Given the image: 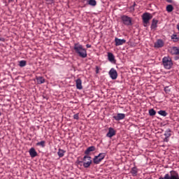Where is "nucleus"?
<instances>
[{
	"label": "nucleus",
	"instance_id": "obj_1",
	"mask_svg": "<svg viewBox=\"0 0 179 179\" xmlns=\"http://www.w3.org/2000/svg\"><path fill=\"white\" fill-rule=\"evenodd\" d=\"M73 49L76 54H77V55H78V57L80 58L87 57V50L83 48V45H80V43H74Z\"/></svg>",
	"mask_w": 179,
	"mask_h": 179
},
{
	"label": "nucleus",
	"instance_id": "obj_2",
	"mask_svg": "<svg viewBox=\"0 0 179 179\" xmlns=\"http://www.w3.org/2000/svg\"><path fill=\"white\" fill-rule=\"evenodd\" d=\"M162 65L164 69H171L173 68V60L171 57L166 56L162 58Z\"/></svg>",
	"mask_w": 179,
	"mask_h": 179
},
{
	"label": "nucleus",
	"instance_id": "obj_3",
	"mask_svg": "<svg viewBox=\"0 0 179 179\" xmlns=\"http://www.w3.org/2000/svg\"><path fill=\"white\" fill-rule=\"evenodd\" d=\"M159 179H179V175L177 171H171L170 174L166 173L164 177H160Z\"/></svg>",
	"mask_w": 179,
	"mask_h": 179
},
{
	"label": "nucleus",
	"instance_id": "obj_4",
	"mask_svg": "<svg viewBox=\"0 0 179 179\" xmlns=\"http://www.w3.org/2000/svg\"><path fill=\"white\" fill-rule=\"evenodd\" d=\"M153 16L150 13H144L142 15L143 23L144 24V27H146L148 26L149 21L152 19Z\"/></svg>",
	"mask_w": 179,
	"mask_h": 179
},
{
	"label": "nucleus",
	"instance_id": "obj_5",
	"mask_svg": "<svg viewBox=\"0 0 179 179\" xmlns=\"http://www.w3.org/2000/svg\"><path fill=\"white\" fill-rule=\"evenodd\" d=\"M121 20L124 26H132V18L128 15H122Z\"/></svg>",
	"mask_w": 179,
	"mask_h": 179
},
{
	"label": "nucleus",
	"instance_id": "obj_6",
	"mask_svg": "<svg viewBox=\"0 0 179 179\" xmlns=\"http://www.w3.org/2000/svg\"><path fill=\"white\" fill-rule=\"evenodd\" d=\"M83 162V167H85V169H89L92 164V157L89 155L84 156Z\"/></svg>",
	"mask_w": 179,
	"mask_h": 179
},
{
	"label": "nucleus",
	"instance_id": "obj_7",
	"mask_svg": "<svg viewBox=\"0 0 179 179\" xmlns=\"http://www.w3.org/2000/svg\"><path fill=\"white\" fill-rule=\"evenodd\" d=\"M104 157H106V153L104 152L100 153L99 155L95 156L93 159L94 164H99V163H100V162H101Z\"/></svg>",
	"mask_w": 179,
	"mask_h": 179
},
{
	"label": "nucleus",
	"instance_id": "obj_8",
	"mask_svg": "<svg viewBox=\"0 0 179 179\" xmlns=\"http://www.w3.org/2000/svg\"><path fill=\"white\" fill-rule=\"evenodd\" d=\"M108 75L112 80H115V79L118 78V73H117V70H115L114 68L110 69L108 72Z\"/></svg>",
	"mask_w": 179,
	"mask_h": 179
},
{
	"label": "nucleus",
	"instance_id": "obj_9",
	"mask_svg": "<svg viewBox=\"0 0 179 179\" xmlns=\"http://www.w3.org/2000/svg\"><path fill=\"white\" fill-rule=\"evenodd\" d=\"M164 136L165 138H164V142H169V138L170 136H171V129H168L165 131V133H164Z\"/></svg>",
	"mask_w": 179,
	"mask_h": 179
},
{
	"label": "nucleus",
	"instance_id": "obj_10",
	"mask_svg": "<svg viewBox=\"0 0 179 179\" xmlns=\"http://www.w3.org/2000/svg\"><path fill=\"white\" fill-rule=\"evenodd\" d=\"M115 43L116 47H118L119 45H122L123 44H125V43H127V41L125 39H120L118 38H115Z\"/></svg>",
	"mask_w": 179,
	"mask_h": 179
},
{
	"label": "nucleus",
	"instance_id": "obj_11",
	"mask_svg": "<svg viewBox=\"0 0 179 179\" xmlns=\"http://www.w3.org/2000/svg\"><path fill=\"white\" fill-rule=\"evenodd\" d=\"M115 136V130L113 127H110L108 129V132L106 134L108 138H113V136Z\"/></svg>",
	"mask_w": 179,
	"mask_h": 179
},
{
	"label": "nucleus",
	"instance_id": "obj_12",
	"mask_svg": "<svg viewBox=\"0 0 179 179\" xmlns=\"http://www.w3.org/2000/svg\"><path fill=\"white\" fill-rule=\"evenodd\" d=\"M163 45H164V42H163V40L162 39H158L155 43V48H162Z\"/></svg>",
	"mask_w": 179,
	"mask_h": 179
},
{
	"label": "nucleus",
	"instance_id": "obj_13",
	"mask_svg": "<svg viewBox=\"0 0 179 179\" xmlns=\"http://www.w3.org/2000/svg\"><path fill=\"white\" fill-rule=\"evenodd\" d=\"M114 120L116 121H121V120H124L125 118L124 113H117L116 116H113Z\"/></svg>",
	"mask_w": 179,
	"mask_h": 179
},
{
	"label": "nucleus",
	"instance_id": "obj_14",
	"mask_svg": "<svg viewBox=\"0 0 179 179\" xmlns=\"http://www.w3.org/2000/svg\"><path fill=\"white\" fill-rule=\"evenodd\" d=\"M76 88L78 89V90H82V89H83V86H82V80L80 78H78L76 80Z\"/></svg>",
	"mask_w": 179,
	"mask_h": 179
},
{
	"label": "nucleus",
	"instance_id": "obj_15",
	"mask_svg": "<svg viewBox=\"0 0 179 179\" xmlns=\"http://www.w3.org/2000/svg\"><path fill=\"white\" fill-rule=\"evenodd\" d=\"M29 152L31 157H36V156H37V151H36V149H34V148H30Z\"/></svg>",
	"mask_w": 179,
	"mask_h": 179
},
{
	"label": "nucleus",
	"instance_id": "obj_16",
	"mask_svg": "<svg viewBox=\"0 0 179 179\" xmlns=\"http://www.w3.org/2000/svg\"><path fill=\"white\" fill-rule=\"evenodd\" d=\"M108 59L110 62H115V57H114V55L111 52L108 53Z\"/></svg>",
	"mask_w": 179,
	"mask_h": 179
},
{
	"label": "nucleus",
	"instance_id": "obj_17",
	"mask_svg": "<svg viewBox=\"0 0 179 179\" xmlns=\"http://www.w3.org/2000/svg\"><path fill=\"white\" fill-rule=\"evenodd\" d=\"M130 173L133 177H136L138 176V168L136 166L133 167Z\"/></svg>",
	"mask_w": 179,
	"mask_h": 179
},
{
	"label": "nucleus",
	"instance_id": "obj_18",
	"mask_svg": "<svg viewBox=\"0 0 179 179\" xmlns=\"http://www.w3.org/2000/svg\"><path fill=\"white\" fill-rule=\"evenodd\" d=\"M171 52L173 55H179V48L173 47Z\"/></svg>",
	"mask_w": 179,
	"mask_h": 179
},
{
	"label": "nucleus",
	"instance_id": "obj_19",
	"mask_svg": "<svg viewBox=\"0 0 179 179\" xmlns=\"http://www.w3.org/2000/svg\"><path fill=\"white\" fill-rule=\"evenodd\" d=\"M94 150H96V147H94V146H90V147H89V148L85 151V155H89V153H90V152H94Z\"/></svg>",
	"mask_w": 179,
	"mask_h": 179
},
{
	"label": "nucleus",
	"instance_id": "obj_20",
	"mask_svg": "<svg viewBox=\"0 0 179 179\" xmlns=\"http://www.w3.org/2000/svg\"><path fill=\"white\" fill-rule=\"evenodd\" d=\"M157 23H159V20L153 19L151 24V29H156V27H157Z\"/></svg>",
	"mask_w": 179,
	"mask_h": 179
},
{
	"label": "nucleus",
	"instance_id": "obj_21",
	"mask_svg": "<svg viewBox=\"0 0 179 179\" xmlns=\"http://www.w3.org/2000/svg\"><path fill=\"white\" fill-rule=\"evenodd\" d=\"M65 152H66L65 150L59 148L57 152V155H58L59 157H64V156L65 155Z\"/></svg>",
	"mask_w": 179,
	"mask_h": 179
},
{
	"label": "nucleus",
	"instance_id": "obj_22",
	"mask_svg": "<svg viewBox=\"0 0 179 179\" xmlns=\"http://www.w3.org/2000/svg\"><path fill=\"white\" fill-rule=\"evenodd\" d=\"M38 85H41L43 83H45V79H44L43 77H38L36 78Z\"/></svg>",
	"mask_w": 179,
	"mask_h": 179
},
{
	"label": "nucleus",
	"instance_id": "obj_23",
	"mask_svg": "<svg viewBox=\"0 0 179 179\" xmlns=\"http://www.w3.org/2000/svg\"><path fill=\"white\" fill-rule=\"evenodd\" d=\"M87 3L90 6H96V5H97V1L96 0H87Z\"/></svg>",
	"mask_w": 179,
	"mask_h": 179
},
{
	"label": "nucleus",
	"instance_id": "obj_24",
	"mask_svg": "<svg viewBox=\"0 0 179 179\" xmlns=\"http://www.w3.org/2000/svg\"><path fill=\"white\" fill-rule=\"evenodd\" d=\"M26 65H27L26 60H21L19 62V66H20V68H23L24 66H26Z\"/></svg>",
	"mask_w": 179,
	"mask_h": 179
},
{
	"label": "nucleus",
	"instance_id": "obj_25",
	"mask_svg": "<svg viewBox=\"0 0 179 179\" xmlns=\"http://www.w3.org/2000/svg\"><path fill=\"white\" fill-rule=\"evenodd\" d=\"M174 10V7H173L172 5L169 4L166 6V10L170 13V12H173V10Z\"/></svg>",
	"mask_w": 179,
	"mask_h": 179
},
{
	"label": "nucleus",
	"instance_id": "obj_26",
	"mask_svg": "<svg viewBox=\"0 0 179 179\" xmlns=\"http://www.w3.org/2000/svg\"><path fill=\"white\" fill-rule=\"evenodd\" d=\"M149 115L151 117H153V115H156V110L155 109L152 108L149 110Z\"/></svg>",
	"mask_w": 179,
	"mask_h": 179
},
{
	"label": "nucleus",
	"instance_id": "obj_27",
	"mask_svg": "<svg viewBox=\"0 0 179 179\" xmlns=\"http://www.w3.org/2000/svg\"><path fill=\"white\" fill-rule=\"evenodd\" d=\"M158 114H159V115H162V117H166L167 112H166V110H159L158 111Z\"/></svg>",
	"mask_w": 179,
	"mask_h": 179
},
{
	"label": "nucleus",
	"instance_id": "obj_28",
	"mask_svg": "<svg viewBox=\"0 0 179 179\" xmlns=\"http://www.w3.org/2000/svg\"><path fill=\"white\" fill-rule=\"evenodd\" d=\"M37 146H41L42 148H45V141H42L36 143Z\"/></svg>",
	"mask_w": 179,
	"mask_h": 179
},
{
	"label": "nucleus",
	"instance_id": "obj_29",
	"mask_svg": "<svg viewBox=\"0 0 179 179\" xmlns=\"http://www.w3.org/2000/svg\"><path fill=\"white\" fill-rule=\"evenodd\" d=\"M171 38L175 43H177V41H178V37L177 36V35H172Z\"/></svg>",
	"mask_w": 179,
	"mask_h": 179
},
{
	"label": "nucleus",
	"instance_id": "obj_30",
	"mask_svg": "<svg viewBox=\"0 0 179 179\" xmlns=\"http://www.w3.org/2000/svg\"><path fill=\"white\" fill-rule=\"evenodd\" d=\"M74 120H79V113H76L73 115Z\"/></svg>",
	"mask_w": 179,
	"mask_h": 179
},
{
	"label": "nucleus",
	"instance_id": "obj_31",
	"mask_svg": "<svg viewBox=\"0 0 179 179\" xmlns=\"http://www.w3.org/2000/svg\"><path fill=\"white\" fill-rule=\"evenodd\" d=\"M86 47H87V48H92V45H90V44H87V45H86Z\"/></svg>",
	"mask_w": 179,
	"mask_h": 179
},
{
	"label": "nucleus",
	"instance_id": "obj_32",
	"mask_svg": "<svg viewBox=\"0 0 179 179\" xmlns=\"http://www.w3.org/2000/svg\"><path fill=\"white\" fill-rule=\"evenodd\" d=\"M99 66H96V73H99Z\"/></svg>",
	"mask_w": 179,
	"mask_h": 179
},
{
	"label": "nucleus",
	"instance_id": "obj_33",
	"mask_svg": "<svg viewBox=\"0 0 179 179\" xmlns=\"http://www.w3.org/2000/svg\"><path fill=\"white\" fill-rule=\"evenodd\" d=\"M45 1L46 2H49V3L54 2V0H45Z\"/></svg>",
	"mask_w": 179,
	"mask_h": 179
},
{
	"label": "nucleus",
	"instance_id": "obj_34",
	"mask_svg": "<svg viewBox=\"0 0 179 179\" xmlns=\"http://www.w3.org/2000/svg\"><path fill=\"white\" fill-rule=\"evenodd\" d=\"M166 2H169V3H171V2H173V1H172V0H166Z\"/></svg>",
	"mask_w": 179,
	"mask_h": 179
},
{
	"label": "nucleus",
	"instance_id": "obj_35",
	"mask_svg": "<svg viewBox=\"0 0 179 179\" xmlns=\"http://www.w3.org/2000/svg\"><path fill=\"white\" fill-rule=\"evenodd\" d=\"M0 41H5V38H0Z\"/></svg>",
	"mask_w": 179,
	"mask_h": 179
},
{
	"label": "nucleus",
	"instance_id": "obj_36",
	"mask_svg": "<svg viewBox=\"0 0 179 179\" xmlns=\"http://www.w3.org/2000/svg\"><path fill=\"white\" fill-rule=\"evenodd\" d=\"M1 115H2V113L0 111V117H1Z\"/></svg>",
	"mask_w": 179,
	"mask_h": 179
},
{
	"label": "nucleus",
	"instance_id": "obj_37",
	"mask_svg": "<svg viewBox=\"0 0 179 179\" xmlns=\"http://www.w3.org/2000/svg\"><path fill=\"white\" fill-rule=\"evenodd\" d=\"M178 30L179 31V25L178 26Z\"/></svg>",
	"mask_w": 179,
	"mask_h": 179
},
{
	"label": "nucleus",
	"instance_id": "obj_38",
	"mask_svg": "<svg viewBox=\"0 0 179 179\" xmlns=\"http://www.w3.org/2000/svg\"><path fill=\"white\" fill-rule=\"evenodd\" d=\"M79 163H82V162H78V164H79Z\"/></svg>",
	"mask_w": 179,
	"mask_h": 179
},
{
	"label": "nucleus",
	"instance_id": "obj_39",
	"mask_svg": "<svg viewBox=\"0 0 179 179\" xmlns=\"http://www.w3.org/2000/svg\"><path fill=\"white\" fill-rule=\"evenodd\" d=\"M84 1H87V2L88 0H84Z\"/></svg>",
	"mask_w": 179,
	"mask_h": 179
}]
</instances>
